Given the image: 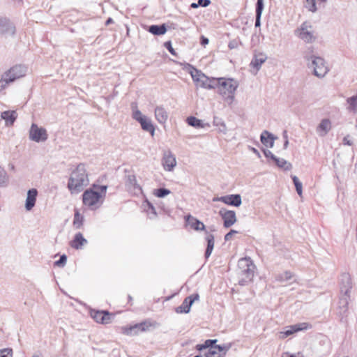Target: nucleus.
<instances>
[{
	"label": "nucleus",
	"instance_id": "obj_27",
	"mask_svg": "<svg viewBox=\"0 0 357 357\" xmlns=\"http://www.w3.org/2000/svg\"><path fill=\"white\" fill-rule=\"evenodd\" d=\"M155 116L158 123L163 124L168 119V113L162 106H157L155 108Z\"/></svg>",
	"mask_w": 357,
	"mask_h": 357
},
{
	"label": "nucleus",
	"instance_id": "obj_9",
	"mask_svg": "<svg viewBox=\"0 0 357 357\" xmlns=\"http://www.w3.org/2000/svg\"><path fill=\"white\" fill-rule=\"evenodd\" d=\"M199 300V295L198 293L192 294L187 296L183 301L181 305L175 308L176 313L187 314L190 311L191 306L196 301Z\"/></svg>",
	"mask_w": 357,
	"mask_h": 357
},
{
	"label": "nucleus",
	"instance_id": "obj_12",
	"mask_svg": "<svg viewBox=\"0 0 357 357\" xmlns=\"http://www.w3.org/2000/svg\"><path fill=\"white\" fill-rule=\"evenodd\" d=\"M27 71V68L23 65H16L5 72L8 75V81L13 82L16 79L24 77Z\"/></svg>",
	"mask_w": 357,
	"mask_h": 357
},
{
	"label": "nucleus",
	"instance_id": "obj_60",
	"mask_svg": "<svg viewBox=\"0 0 357 357\" xmlns=\"http://www.w3.org/2000/svg\"><path fill=\"white\" fill-rule=\"evenodd\" d=\"M195 349L198 351H202L203 350L206 349L204 343L197 344L196 347H195Z\"/></svg>",
	"mask_w": 357,
	"mask_h": 357
},
{
	"label": "nucleus",
	"instance_id": "obj_52",
	"mask_svg": "<svg viewBox=\"0 0 357 357\" xmlns=\"http://www.w3.org/2000/svg\"><path fill=\"white\" fill-rule=\"evenodd\" d=\"M205 357H220L216 349L207 350L204 354Z\"/></svg>",
	"mask_w": 357,
	"mask_h": 357
},
{
	"label": "nucleus",
	"instance_id": "obj_26",
	"mask_svg": "<svg viewBox=\"0 0 357 357\" xmlns=\"http://www.w3.org/2000/svg\"><path fill=\"white\" fill-rule=\"evenodd\" d=\"M147 31L154 36H162L167 32V28L165 24H152L149 26Z\"/></svg>",
	"mask_w": 357,
	"mask_h": 357
},
{
	"label": "nucleus",
	"instance_id": "obj_3",
	"mask_svg": "<svg viewBox=\"0 0 357 357\" xmlns=\"http://www.w3.org/2000/svg\"><path fill=\"white\" fill-rule=\"evenodd\" d=\"M238 86V82L232 78L219 77L217 86L218 93L226 100L232 102L234 93Z\"/></svg>",
	"mask_w": 357,
	"mask_h": 357
},
{
	"label": "nucleus",
	"instance_id": "obj_21",
	"mask_svg": "<svg viewBox=\"0 0 357 357\" xmlns=\"http://www.w3.org/2000/svg\"><path fill=\"white\" fill-rule=\"evenodd\" d=\"M87 243V240L83 236L82 234L78 232L75 234L73 239L70 242V245L75 250H79Z\"/></svg>",
	"mask_w": 357,
	"mask_h": 357
},
{
	"label": "nucleus",
	"instance_id": "obj_32",
	"mask_svg": "<svg viewBox=\"0 0 357 357\" xmlns=\"http://www.w3.org/2000/svg\"><path fill=\"white\" fill-rule=\"evenodd\" d=\"M130 107L132 110V117L138 123L141 122V121L146 116L142 114L141 111L137 109V103L136 102H132Z\"/></svg>",
	"mask_w": 357,
	"mask_h": 357
},
{
	"label": "nucleus",
	"instance_id": "obj_45",
	"mask_svg": "<svg viewBox=\"0 0 357 357\" xmlns=\"http://www.w3.org/2000/svg\"><path fill=\"white\" fill-rule=\"evenodd\" d=\"M305 8L312 13L317 10L316 0H306Z\"/></svg>",
	"mask_w": 357,
	"mask_h": 357
},
{
	"label": "nucleus",
	"instance_id": "obj_17",
	"mask_svg": "<svg viewBox=\"0 0 357 357\" xmlns=\"http://www.w3.org/2000/svg\"><path fill=\"white\" fill-rule=\"evenodd\" d=\"M221 202L229 206L238 207L242 204L241 196L239 194H232L222 196Z\"/></svg>",
	"mask_w": 357,
	"mask_h": 357
},
{
	"label": "nucleus",
	"instance_id": "obj_48",
	"mask_svg": "<svg viewBox=\"0 0 357 357\" xmlns=\"http://www.w3.org/2000/svg\"><path fill=\"white\" fill-rule=\"evenodd\" d=\"M8 75L5 73L3 74L1 79L0 80V92L3 91L7 86V84L11 83V81H8Z\"/></svg>",
	"mask_w": 357,
	"mask_h": 357
},
{
	"label": "nucleus",
	"instance_id": "obj_20",
	"mask_svg": "<svg viewBox=\"0 0 357 357\" xmlns=\"http://www.w3.org/2000/svg\"><path fill=\"white\" fill-rule=\"evenodd\" d=\"M186 223L195 231H205L206 227L204 224L198 219L192 217L191 215H188L185 217Z\"/></svg>",
	"mask_w": 357,
	"mask_h": 357
},
{
	"label": "nucleus",
	"instance_id": "obj_39",
	"mask_svg": "<svg viewBox=\"0 0 357 357\" xmlns=\"http://www.w3.org/2000/svg\"><path fill=\"white\" fill-rule=\"evenodd\" d=\"M293 278V274L290 271H285L283 273H280L276 275L275 279L279 282H288Z\"/></svg>",
	"mask_w": 357,
	"mask_h": 357
},
{
	"label": "nucleus",
	"instance_id": "obj_37",
	"mask_svg": "<svg viewBox=\"0 0 357 357\" xmlns=\"http://www.w3.org/2000/svg\"><path fill=\"white\" fill-rule=\"evenodd\" d=\"M349 104L348 109L354 113L357 112V93L347 99Z\"/></svg>",
	"mask_w": 357,
	"mask_h": 357
},
{
	"label": "nucleus",
	"instance_id": "obj_23",
	"mask_svg": "<svg viewBox=\"0 0 357 357\" xmlns=\"http://www.w3.org/2000/svg\"><path fill=\"white\" fill-rule=\"evenodd\" d=\"M1 118L5 120L6 126H13L17 118V114L15 110H6L1 114Z\"/></svg>",
	"mask_w": 357,
	"mask_h": 357
},
{
	"label": "nucleus",
	"instance_id": "obj_13",
	"mask_svg": "<svg viewBox=\"0 0 357 357\" xmlns=\"http://www.w3.org/2000/svg\"><path fill=\"white\" fill-rule=\"evenodd\" d=\"M90 314L97 323L102 324L109 323L112 317V314L107 310H91Z\"/></svg>",
	"mask_w": 357,
	"mask_h": 357
},
{
	"label": "nucleus",
	"instance_id": "obj_47",
	"mask_svg": "<svg viewBox=\"0 0 357 357\" xmlns=\"http://www.w3.org/2000/svg\"><path fill=\"white\" fill-rule=\"evenodd\" d=\"M67 261V256L63 254L60 256V258L54 262V266L63 267Z\"/></svg>",
	"mask_w": 357,
	"mask_h": 357
},
{
	"label": "nucleus",
	"instance_id": "obj_15",
	"mask_svg": "<svg viewBox=\"0 0 357 357\" xmlns=\"http://www.w3.org/2000/svg\"><path fill=\"white\" fill-rule=\"evenodd\" d=\"M310 328V325L307 323L303 322L291 325L287 327V329L282 332L281 334L282 337H287L296 332L305 331Z\"/></svg>",
	"mask_w": 357,
	"mask_h": 357
},
{
	"label": "nucleus",
	"instance_id": "obj_10",
	"mask_svg": "<svg viewBox=\"0 0 357 357\" xmlns=\"http://www.w3.org/2000/svg\"><path fill=\"white\" fill-rule=\"evenodd\" d=\"M16 32L15 24L7 17H0V35L14 36Z\"/></svg>",
	"mask_w": 357,
	"mask_h": 357
},
{
	"label": "nucleus",
	"instance_id": "obj_28",
	"mask_svg": "<svg viewBox=\"0 0 357 357\" xmlns=\"http://www.w3.org/2000/svg\"><path fill=\"white\" fill-rule=\"evenodd\" d=\"M139 123L143 130L149 132L151 136L154 135L155 130V126L149 118L147 116L144 117V119H142L141 122H139Z\"/></svg>",
	"mask_w": 357,
	"mask_h": 357
},
{
	"label": "nucleus",
	"instance_id": "obj_38",
	"mask_svg": "<svg viewBox=\"0 0 357 357\" xmlns=\"http://www.w3.org/2000/svg\"><path fill=\"white\" fill-rule=\"evenodd\" d=\"M213 123L215 126L219 127V131L225 133L227 131V127L224 121L218 116L213 117Z\"/></svg>",
	"mask_w": 357,
	"mask_h": 357
},
{
	"label": "nucleus",
	"instance_id": "obj_18",
	"mask_svg": "<svg viewBox=\"0 0 357 357\" xmlns=\"http://www.w3.org/2000/svg\"><path fill=\"white\" fill-rule=\"evenodd\" d=\"M37 195L38 190L36 188H31L27 191L25 201V208L26 211H29L35 206Z\"/></svg>",
	"mask_w": 357,
	"mask_h": 357
},
{
	"label": "nucleus",
	"instance_id": "obj_29",
	"mask_svg": "<svg viewBox=\"0 0 357 357\" xmlns=\"http://www.w3.org/2000/svg\"><path fill=\"white\" fill-rule=\"evenodd\" d=\"M143 207L150 219H153L157 217V212L155 206L147 199L144 201Z\"/></svg>",
	"mask_w": 357,
	"mask_h": 357
},
{
	"label": "nucleus",
	"instance_id": "obj_49",
	"mask_svg": "<svg viewBox=\"0 0 357 357\" xmlns=\"http://www.w3.org/2000/svg\"><path fill=\"white\" fill-rule=\"evenodd\" d=\"M217 342H218V340H216V339H208V340H205L204 343L205 344L206 349L210 350V349H214L215 345Z\"/></svg>",
	"mask_w": 357,
	"mask_h": 357
},
{
	"label": "nucleus",
	"instance_id": "obj_63",
	"mask_svg": "<svg viewBox=\"0 0 357 357\" xmlns=\"http://www.w3.org/2000/svg\"><path fill=\"white\" fill-rule=\"evenodd\" d=\"M113 22H114L113 19L112 17H109V18L107 19V20L105 22V24L106 25H109V24H112Z\"/></svg>",
	"mask_w": 357,
	"mask_h": 357
},
{
	"label": "nucleus",
	"instance_id": "obj_5",
	"mask_svg": "<svg viewBox=\"0 0 357 357\" xmlns=\"http://www.w3.org/2000/svg\"><path fill=\"white\" fill-rule=\"evenodd\" d=\"M101 199V193L93 188L86 190L82 194L83 204L92 210L99 208L102 204L103 199Z\"/></svg>",
	"mask_w": 357,
	"mask_h": 357
},
{
	"label": "nucleus",
	"instance_id": "obj_42",
	"mask_svg": "<svg viewBox=\"0 0 357 357\" xmlns=\"http://www.w3.org/2000/svg\"><path fill=\"white\" fill-rule=\"evenodd\" d=\"M291 178L294 184V186H295V188H296V190L298 195L299 196H302V193H303L302 183L300 181L299 178L295 175H291Z\"/></svg>",
	"mask_w": 357,
	"mask_h": 357
},
{
	"label": "nucleus",
	"instance_id": "obj_2",
	"mask_svg": "<svg viewBox=\"0 0 357 357\" xmlns=\"http://www.w3.org/2000/svg\"><path fill=\"white\" fill-rule=\"evenodd\" d=\"M89 183L88 175L85 165L83 163L79 164L74 169L68 179V188L71 193L81 192L84 187Z\"/></svg>",
	"mask_w": 357,
	"mask_h": 357
},
{
	"label": "nucleus",
	"instance_id": "obj_6",
	"mask_svg": "<svg viewBox=\"0 0 357 357\" xmlns=\"http://www.w3.org/2000/svg\"><path fill=\"white\" fill-rule=\"evenodd\" d=\"M238 267L240 269L238 274L241 277H246L248 278V280H252L255 265L250 258L241 259L238 262Z\"/></svg>",
	"mask_w": 357,
	"mask_h": 357
},
{
	"label": "nucleus",
	"instance_id": "obj_40",
	"mask_svg": "<svg viewBox=\"0 0 357 357\" xmlns=\"http://www.w3.org/2000/svg\"><path fill=\"white\" fill-rule=\"evenodd\" d=\"M171 191L165 188H159L155 189L153 192V194L158 198H164L166 196L169 195Z\"/></svg>",
	"mask_w": 357,
	"mask_h": 357
},
{
	"label": "nucleus",
	"instance_id": "obj_1",
	"mask_svg": "<svg viewBox=\"0 0 357 357\" xmlns=\"http://www.w3.org/2000/svg\"><path fill=\"white\" fill-rule=\"evenodd\" d=\"M352 288L353 282L351 275L349 273H342L339 279L340 291L337 312L342 321L348 314Z\"/></svg>",
	"mask_w": 357,
	"mask_h": 357
},
{
	"label": "nucleus",
	"instance_id": "obj_30",
	"mask_svg": "<svg viewBox=\"0 0 357 357\" xmlns=\"http://www.w3.org/2000/svg\"><path fill=\"white\" fill-rule=\"evenodd\" d=\"M331 129V122L328 119H324L321 121L317 126V132L321 131L323 133L320 134L321 136H325Z\"/></svg>",
	"mask_w": 357,
	"mask_h": 357
},
{
	"label": "nucleus",
	"instance_id": "obj_41",
	"mask_svg": "<svg viewBox=\"0 0 357 357\" xmlns=\"http://www.w3.org/2000/svg\"><path fill=\"white\" fill-rule=\"evenodd\" d=\"M8 184V176L5 169L0 166V188L6 187Z\"/></svg>",
	"mask_w": 357,
	"mask_h": 357
},
{
	"label": "nucleus",
	"instance_id": "obj_11",
	"mask_svg": "<svg viewBox=\"0 0 357 357\" xmlns=\"http://www.w3.org/2000/svg\"><path fill=\"white\" fill-rule=\"evenodd\" d=\"M219 215L223 220V226L225 228H229L237 220L236 212L232 210H227L226 208H222L219 211Z\"/></svg>",
	"mask_w": 357,
	"mask_h": 357
},
{
	"label": "nucleus",
	"instance_id": "obj_7",
	"mask_svg": "<svg viewBox=\"0 0 357 357\" xmlns=\"http://www.w3.org/2000/svg\"><path fill=\"white\" fill-rule=\"evenodd\" d=\"M48 135L45 128L38 127L37 124L32 123L29 130V139L36 142H43L47 139Z\"/></svg>",
	"mask_w": 357,
	"mask_h": 357
},
{
	"label": "nucleus",
	"instance_id": "obj_46",
	"mask_svg": "<svg viewBox=\"0 0 357 357\" xmlns=\"http://www.w3.org/2000/svg\"><path fill=\"white\" fill-rule=\"evenodd\" d=\"M92 187L94 190H96L98 192L101 193L102 199H104L105 195H106L107 185H97V184H93Z\"/></svg>",
	"mask_w": 357,
	"mask_h": 357
},
{
	"label": "nucleus",
	"instance_id": "obj_58",
	"mask_svg": "<svg viewBox=\"0 0 357 357\" xmlns=\"http://www.w3.org/2000/svg\"><path fill=\"white\" fill-rule=\"evenodd\" d=\"M208 42H209V40L208 38L204 36H202L200 37V44L202 45H204L205 46L206 45L208 44Z\"/></svg>",
	"mask_w": 357,
	"mask_h": 357
},
{
	"label": "nucleus",
	"instance_id": "obj_14",
	"mask_svg": "<svg viewBox=\"0 0 357 357\" xmlns=\"http://www.w3.org/2000/svg\"><path fill=\"white\" fill-rule=\"evenodd\" d=\"M162 164L166 171L171 172L176 165L175 155L169 150L165 151L162 160Z\"/></svg>",
	"mask_w": 357,
	"mask_h": 357
},
{
	"label": "nucleus",
	"instance_id": "obj_4",
	"mask_svg": "<svg viewBox=\"0 0 357 357\" xmlns=\"http://www.w3.org/2000/svg\"><path fill=\"white\" fill-rule=\"evenodd\" d=\"M304 58L308 61L307 67L312 69V73L314 76L322 78L328 73V68L322 57L312 54L305 55Z\"/></svg>",
	"mask_w": 357,
	"mask_h": 357
},
{
	"label": "nucleus",
	"instance_id": "obj_34",
	"mask_svg": "<svg viewBox=\"0 0 357 357\" xmlns=\"http://www.w3.org/2000/svg\"><path fill=\"white\" fill-rule=\"evenodd\" d=\"M273 161L279 168L283 169L285 171L290 170L292 168V165L285 159L275 157Z\"/></svg>",
	"mask_w": 357,
	"mask_h": 357
},
{
	"label": "nucleus",
	"instance_id": "obj_36",
	"mask_svg": "<svg viewBox=\"0 0 357 357\" xmlns=\"http://www.w3.org/2000/svg\"><path fill=\"white\" fill-rule=\"evenodd\" d=\"M84 220V216L79 213L78 210H75L73 218V226L76 229H80L83 225Z\"/></svg>",
	"mask_w": 357,
	"mask_h": 357
},
{
	"label": "nucleus",
	"instance_id": "obj_19",
	"mask_svg": "<svg viewBox=\"0 0 357 357\" xmlns=\"http://www.w3.org/2000/svg\"><path fill=\"white\" fill-rule=\"evenodd\" d=\"M276 139L277 137L267 130H264L260 135L261 142L268 148L273 147L274 142Z\"/></svg>",
	"mask_w": 357,
	"mask_h": 357
},
{
	"label": "nucleus",
	"instance_id": "obj_55",
	"mask_svg": "<svg viewBox=\"0 0 357 357\" xmlns=\"http://www.w3.org/2000/svg\"><path fill=\"white\" fill-rule=\"evenodd\" d=\"M238 233V231H236V230H234V229H231L227 234H225V241H228L229 240H231L232 236L234 234H237Z\"/></svg>",
	"mask_w": 357,
	"mask_h": 357
},
{
	"label": "nucleus",
	"instance_id": "obj_35",
	"mask_svg": "<svg viewBox=\"0 0 357 357\" xmlns=\"http://www.w3.org/2000/svg\"><path fill=\"white\" fill-rule=\"evenodd\" d=\"M231 343L215 345L214 349H216L220 357H225L227 352L231 349Z\"/></svg>",
	"mask_w": 357,
	"mask_h": 357
},
{
	"label": "nucleus",
	"instance_id": "obj_51",
	"mask_svg": "<svg viewBox=\"0 0 357 357\" xmlns=\"http://www.w3.org/2000/svg\"><path fill=\"white\" fill-rule=\"evenodd\" d=\"M13 357V349L11 348H4L0 349V357Z\"/></svg>",
	"mask_w": 357,
	"mask_h": 357
},
{
	"label": "nucleus",
	"instance_id": "obj_56",
	"mask_svg": "<svg viewBox=\"0 0 357 357\" xmlns=\"http://www.w3.org/2000/svg\"><path fill=\"white\" fill-rule=\"evenodd\" d=\"M197 1L199 5L203 8L208 6L211 3V0H198Z\"/></svg>",
	"mask_w": 357,
	"mask_h": 357
},
{
	"label": "nucleus",
	"instance_id": "obj_54",
	"mask_svg": "<svg viewBox=\"0 0 357 357\" xmlns=\"http://www.w3.org/2000/svg\"><path fill=\"white\" fill-rule=\"evenodd\" d=\"M252 280H248V278L246 277H241V278L238 280V284L241 286H245L248 284L249 282H250Z\"/></svg>",
	"mask_w": 357,
	"mask_h": 357
},
{
	"label": "nucleus",
	"instance_id": "obj_61",
	"mask_svg": "<svg viewBox=\"0 0 357 357\" xmlns=\"http://www.w3.org/2000/svg\"><path fill=\"white\" fill-rule=\"evenodd\" d=\"M228 47L231 50L236 48L237 47V42L236 40L230 41L228 44Z\"/></svg>",
	"mask_w": 357,
	"mask_h": 357
},
{
	"label": "nucleus",
	"instance_id": "obj_25",
	"mask_svg": "<svg viewBox=\"0 0 357 357\" xmlns=\"http://www.w3.org/2000/svg\"><path fill=\"white\" fill-rule=\"evenodd\" d=\"M126 185L128 190L139 192L142 191V187L137 183L135 175L130 174L127 176Z\"/></svg>",
	"mask_w": 357,
	"mask_h": 357
},
{
	"label": "nucleus",
	"instance_id": "obj_8",
	"mask_svg": "<svg viewBox=\"0 0 357 357\" xmlns=\"http://www.w3.org/2000/svg\"><path fill=\"white\" fill-rule=\"evenodd\" d=\"M150 326H151V324L145 321L132 326H125L122 328V331L123 334L132 336L137 335L139 332L147 331Z\"/></svg>",
	"mask_w": 357,
	"mask_h": 357
},
{
	"label": "nucleus",
	"instance_id": "obj_33",
	"mask_svg": "<svg viewBox=\"0 0 357 357\" xmlns=\"http://www.w3.org/2000/svg\"><path fill=\"white\" fill-rule=\"evenodd\" d=\"M186 122L189 126L195 128H203L205 126V124L202 120L193 116H188L186 119Z\"/></svg>",
	"mask_w": 357,
	"mask_h": 357
},
{
	"label": "nucleus",
	"instance_id": "obj_31",
	"mask_svg": "<svg viewBox=\"0 0 357 357\" xmlns=\"http://www.w3.org/2000/svg\"><path fill=\"white\" fill-rule=\"evenodd\" d=\"M303 25L304 24L302 25L299 33L300 38L305 43H312L315 40V37L313 36V33L311 31L304 28Z\"/></svg>",
	"mask_w": 357,
	"mask_h": 357
},
{
	"label": "nucleus",
	"instance_id": "obj_57",
	"mask_svg": "<svg viewBox=\"0 0 357 357\" xmlns=\"http://www.w3.org/2000/svg\"><path fill=\"white\" fill-rule=\"evenodd\" d=\"M261 15H255V27H260Z\"/></svg>",
	"mask_w": 357,
	"mask_h": 357
},
{
	"label": "nucleus",
	"instance_id": "obj_62",
	"mask_svg": "<svg viewBox=\"0 0 357 357\" xmlns=\"http://www.w3.org/2000/svg\"><path fill=\"white\" fill-rule=\"evenodd\" d=\"M250 150L253 152L258 158H261L259 151L255 147H250Z\"/></svg>",
	"mask_w": 357,
	"mask_h": 357
},
{
	"label": "nucleus",
	"instance_id": "obj_22",
	"mask_svg": "<svg viewBox=\"0 0 357 357\" xmlns=\"http://www.w3.org/2000/svg\"><path fill=\"white\" fill-rule=\"evenodd\" d=\"M266 59L267 56L263 53L255 54L250 62V66L255 70V73L259 70L261 65L266 61Z\"/></svg>",
	"mask_w": 357,
	"mask_h": 357
},
{
	"label": "nucleus",
	"instance_id": "obj_16",
	"mask_svg": "<svg viewBox=\"0 0 357 357\" xmlns=\"http://www.w3.org/2000/svg\"><path fill=\"white\" fill-rule=\"evenodd\" d=\"M202 79L199 87L205 89H217L218 78L209 77L204 74L202 75Z\"/></svg>",
	"mask_w": 357,
	"mask_h": 357
},
{
	"label": "nucleus",
	"instance_id": "obj_50",
	"mask_svg": "<svg viewBox=\"0 0 357 357\" xmlns=\"http://www.w3.org/2000/svg\"><path fill=\"white\" fill-rule=\"evenodd\" d=\"M164 47L169 52V53L174 56H178L177 53L172 47V42L170 40L166 41L164 43Z\"/></svg>",
	"mask_w": 357,
	"mask_h": 357
},
{
	"label": "nucleus",
	"instance_id": "obj_44",
	"mask_svg": "<svg viewBox=\"0 0 357 357\" xmlns=\"http://www.w3.org/2000/svg\"><path fill=\"white\" fill-rule=\"evenodd\" d=\"M264 8V0H257L255 4V15H262Z\"/></svg>",
	"mask_w": 357,
	"mask_h": 357
},
{
	"label": "nucleus",
	"instance_id": "obj_24",
	"mask_svg": "<svg viewBox=\"0 0 357 357\" xmlns=\"http://www.w3.org/2000/svg\"><path fill=\"white\" fill-rule=\"evenodd\" d=\"M205 234H206L205 241L207 243V246H206V248L205 250L204 257L206 259H208L211 256V255L213 252V250L214 248V243H215V241H214L215 238H214V235L213 234L208 232L206 230H205Z\"/></svg>",
	"mask_w": 357,
	"mask_h": 357
},
{
	"label": "nucleus",
	"instance_id": "obj_43",
	"mask_svg": "<svg viewBox=\"0 0 357 357\" xmlns=\"http://www.w3.org/2000/svg\"><path fill=\"white\" fill-rule=\"evenodd\" d=\"M193 70L195 71V74H194L192 72H190L193 81L197 83V84L199 86V84L201 83L202 75H204L201 70H197V68L192 66Z\"/></svg>",
	"mask_w": 357,
	"mask_h": 357
},
{
	"label": "nucleus",
	"instance_id": "obj_59",
	"mask_svg": "<svg viewBox=\"0 0 357 357\" xmlns=\"http://www.w3.org/2000/svg\"><path fill=\"white\" fill-rule=\"evenodd\" d=\"M349 136L347 135L343 138L342 142L344 145L351 146L353 144L352 141L349 139Z\"/></svg>",
	"mask_w": 357,
	"mask_h": 357
},
{
	"label": "nucleus",
	"instance_id": "obj_53",
	"mask_svg": "<svg viewBox=\"0 0 357 357\" xmlns=\"http://www.w3.org/2000/svg\"><path fill=\"white\" fill-rule=\"evenodd\" d=\"M263 153L264 156L268 158L273 160L275 158V155L268 149H262Z\"/></svg>",
	"mask_w": 357,
	"mask_h": 357
},
{
	"label": "nucleus",
	"instance_id": "obj_64",
	"mask_svg": "<svg viewBox=\"0 0 357 357\" xmlns=\"http://www.w3.org/2000/svg\"><path fill=\"white\" fill-rule=\"evenodd\" d=\"M200 6L199 5V3H192L191 5H190V7L192 8H197L198 7H199Z\"/></svg>",
	"mask_w": 357,
	"mask_h": 357
}]
</instances>
